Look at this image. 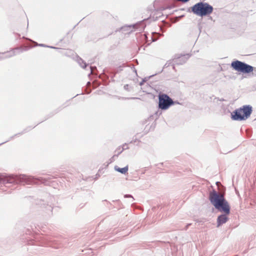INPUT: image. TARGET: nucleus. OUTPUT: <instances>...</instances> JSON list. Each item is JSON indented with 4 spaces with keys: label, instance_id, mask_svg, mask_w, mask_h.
Instances as JSON below:
<instances>
[{
    "label": "nucleus",
    "instance_id": "nucleus-1",
    "mask_svg": "<svg viewBox=\"0 0 256 256\" xmlns=\"http://www.w3.org/2000/svg\"><path fill=\"white\" fill-rule=\"evenodd\" d=\"M208 198L214 208L222 212L218 216L216 220V227L219 228L229 220L228 215L230 213V206L225 198L224 194L219 193L214 188H212L209 192Z\"/></svg>",
    "mask_w": 256,
    "mask_h": 256
},
{
    "label": "nucleus",
    "instance_id": "nucleus-2",
    "mask_svg": "<svg viewBox=\"0 0 256 256\" xmlns=\"http://www.w3.org/2000/svg\"><path fill=\"white\" fill-rule=\"evenodd\" d=\"M0 182H2L4 184H47L48 181L45 178L36 177L24 174H0Z\"/></svg>",
    "mask_w": 256,
    "mask_h": 256
},
{
    "label": "nucleus",
    "instance_id": "nucleus-3",
    "mask_svg": "<svg viewBox=\"0 0 256 256\" xmlns=\"http://www.w3.org/2000/svg\"><path fill=\"white\" fill-rule=\"evenodd\" d=\"M214 10L213 6L204 0H200L188 8L187 12L201 17L210 16Z\"/></svg>",
    "mask_w": 256,
    "mask_h": 256
},
{
    "label": "nucleus",
    "instance_id": "nucleus-4",
    "mask_svg": "<svg viewBox=\"0 0 256 256\" xmlns=\"http://www.w3.org/2000/svg\"><path fill=\"white\" fill-rule=\"evenodd\" d=\"M252 112V107L251 105H244L231 112L230 118L235 121H244L250 117Z\"/></svg>",
    "mask_w": 256,
    "mask_h": 256
},
{
    "label": "nucleus",
    "instance_id": "nucleus-5",
    "mask_svg": "<svg viewBox=\"0 0 256 256\" xmlns=\"http://www.w3.org/2000/svg\"><path fill=\"white\" fill-rule=\"evenodd\" d=\"M230 67L232 70L243 74H249L252 72L254 70L256 71L255 68L245 62H241L238 60H234L232 61Z\"/></svg>",
    "mask_w": 256,
    "mask_h": 256
},
{
    "label": "nucleus",
    "instance_id": "nucleus-6",
    "mask_svg": "<svg viewBox=\"0 0 256 256\" xmlns=\"http://www.w3.org/2000/svg\"><path fill=\"white\" fill-rule=\"evenodd\" d=\"M174 105V100L166 94H158V108L161 110H166Z\"/></svg>",
    "mask_w": 256,
    "mask_h": 256
},
{
    "label": "nucleus",
    "instance_id": "nucleus-7",
    "mask_svg": "<svg viewBox=\"0 0 256 256\" xmlns=\"http://www.w3.org/2000/svg\"><path fill=\"white\" fill-rule=\"evenodd\" d=\"M29 50L28 47L22 48L17 47L14 48H12L10 50L6 51L4 52H0V61L4 60L10 58L17 54L16 52L18 51V54L24 51H26Z\"/></svg>",
    "mask_w": 256,
    "mask_h": 256
},
{
    "label": "nucleus",
    "instance_id": "nucleus-8",
    "mask_svg": "<svg viewBox=\"0 0 256 256\" xmlns=\"http://www.w3.org/2000/svg\"><path fill=\"white\" fill-rule=\"evenodd\" d=\"M146 25L143 22H140L136 24L126 25L122 26L120 28V30L124 34H130L135 29H139L140 30H144Z\"/></svg>",
    "mask_w": 256,
    "mask_h": 256
},
{
    "label": "nucleus",
    "instance_id": "nucleus-9",
    "mask_svg": "<svg viewBox=\"0 0 256 256\" xmlns=\"http://www.w3.org/2000/svg\"><path fill=\"white\" fill-rule=\"evenodd\" d=\"M32 234V231L30 229L27 228L25 232V234H23L22 238L24 242L30 245H46L44 242H38L36 240L32 238V237L27 236L28 235L30 236ZM46 245L48 246H50V244H46Z\"/></svg>",
    "mask_w": 256,
    "mask_h": 256
},
{
    "label": "nucleus",
    "instance_id": "nucleus-10",
    "mask_svg": "<svg viewBox=\"0 0 256 256\" xmlns=\"http://www.w3.org/2000/svg\"><path fill=\"white\" fill-rule=\"evenodd\" d=\"M190 56L191 54H176L172 60V68L175 70V65H182L185 64Z\"/></svg>",
    "mask_w": 256,
    "mask_h": 256
},
{
    "label": "nucleus",
    "instance_id": "nucleus-11",
    "mask_svg": "<svg viewBox=\"0 0 256 256\" xmlns=\"http://www.w3.org/2000/svg\"><path fill=\"white\" fill-rule=\"evenodd\" d=\"M37 204L40 205V206L44 209V210L49 215L52 214L53 210H55L58 208V207L54 208L51 204H46L44 200H40Z\"/></svg>",
    "mask_w": 256,
    "mask_h": 256
},
{
    "label": "nucleus",
    "instance_id": "nucleus-12",
    "mask_svg": "<svg viewBox=\"0 0 256 256\" xmlns=\"http://www.w3.org/2000/svg\"><path fill=\"white\" fill-rule=\"evenodd\" d=\"M156 4V0L154 2V8L155 12H153L152 15V18L154 20H156L159 19H162V21H164V20L162 19V18L164 17V16L162 13V12H160L158 9H156L155 5Z\"/></svg>",
    "mask_w": 256,
    "mask_h": 256
},
{
    "label": "nucleus",
    "instance_id": "nucleus-13",
    "mask_svg": "<svg viewBox=\"0 0 256 256\" xmlns=\"http://www.w3.org/2000/svg\"><path fill=\"white\" fill-rule=\"evenodd\" d=\"M34 128H35V126H28L26 127V128H25L21 132H18V133L14 134V136H11L6 141H8V142L13 140L16 136H19L20 135H22V134H24L25 133L28 132L30 131L32 129H33Z\"/></svg>",
    "mask_w": 256,
    "mask_h": 256
},
{
    "label": "nucleus",
    "instance_id": "nucleus-14",
    "mask_svg": "<svg viewBox=\"0 0 256 256\" xmlns=\"http://www.w3.org/2000/svg\"><path fill=\"white\" fill-rule=\"evenodd\" d=\"M114 170L122 174H126L128 173V166L126 165V166L124 168H120L118 166H115L114 167Z\"/></svg>",
    "mask_w": 256,
    "mask_h": 256
},
{
    "label": "nucleus",
    "instance_id": "nucleus-15",
    "mask_svg": "<svg viewBox=\"0 0 256 256\" xmlns=\"http://www.w3.org/2000/svg\"><path fill=\"white\" fill-rule=\"evenodd\" d=\"M78 62L80 66L83 68L85 69L88 66V64L86 62L81 58L78 57L77 59Z\"/></svg>",
    "mask_w": 256,
    "mask_h": 256
},
{
    "label": "nucleus",
    "instance_id": "nucleus-16",
    "mask_svg": "<svg viewBox=\"0 0 256 256\" xmlns=\"http://www.w3.org/2000/svg\"><path fill=\"white\" fill-rule=\"evenodd\" d=\"M121 148H122V150H120V152H118L117 155H116L117 156H118V155L120 154L124 150H128L129 148V147L128 146V144L124 143L122 146H118L116 150H120Z\"/></svg>",
    "mask_w": 256,
    "mask_h": 256
},
{
    "label": "nucleus",
    "instance_id": "nucleus-17",
    "mask_svg": "<svg viewBox=\"0 0 256 256\" xmlns=\"http://www.w3.org/2000/svg\"><path fill=\"white\" fill-rule=\"evenodd\" d=\"M157 74H154L151 75L148 77H145L144 78H142V81L139 83V84L142 86L144 82H146V81H148L149 79H150L151 78L153 77L154 76L156 75Z\"/></svg>",
    "mask_w": 256,
    "mask_h": 256
},
{
    "label": "nucleus",
    "instance_id": "nucleus-18",
    "mask_svg": "<svg viewBox=\"0 0 256 256\" xmlns=\"http://www.w3.org/2000/svg\"><path fill=\"white\" fill-rule=\"evenodd\" d=\"M62 110V108L61 107H60V108H58L57 109L55 110L52 112L50 114H48V116L46 118V119L44 120H46L48 118L52 116L55 114H56L58 113L59 112H60Z\"/></svg>",
    "mask_w": 256,
    "mask_h": 256
},
{
    "label": "nucleus",
    "instance_id": "nucleus-19",
    "mask_svg": "<svg viewBox=\"0 0 256 256\" xmlns=\"http://www.w3.org/2000/svg\"><path fill=\"white\" fill-rule=\"evenodd\" d=\"M124 67V64H122L121 66H119L115 68L114 72L116 73H119L121 72L123 70V68Z\"/></svg>",
    "mask_w": 256,
    "mask_h": 256
},
{
    "label": "nucleus",
    "instance_id": "nucleus-20",
    "mask_svg": "<svg viewBox=\"0 0 256 256\" xmlns=\"http://www.w3.org/2000/svg\"><path fill=\"white\" fill-rule=\"evenodd\" d=\"M173 8V6H161L158 8H156V9H158L160 12L162 11L166 10V9H171Z\"/></svg>",
    "mask_w": 256,
    "mask_h": 256
},
{
    "label": "nucleus",
    "instance_id": "nucleus-21",
    "mask_svg": "<svg viewBox=\"0 0 256 256\" xmlns=\"http://www.w3.org/2000/svg\"><path fill=\"white\" fill-rule=\"evenodd\" d=\"M124 88L128 92H130L131 90V88H130L129 84H125L124 86Z\"/></svg>",
    "mask_w": 256,
    "mask_h": 256
},
{
    "label": "nucleus",
    "instance_id": "nucleus-22",
    "mask_svg": "<svg viewBox=\"0 0 256 256\" xmlns=\"http://www.w3.org/2000/svg\"><path fill=\"white\" fill-rule=\"evenodd\" d=\"M136 142H140V140H139L138 139L136 138L134 139H133V140H132V141H130V144H132V143H135Z\"/></svg>",
    "mask_w": 256,
    "mask_h": 256
},
{
    "label": "nucleus",
    "instance_id": "nucleus-23",
    "mask_svg": "<svg viewBox=\"0 0 256 256\" xmlns=\"http://www.w3.org/2000/svg\"><path fill=\"white\" fill-rule=\"evenodd\" d=\"M124 198H132L133 200H134L133 196L132 195L130 194H124Z\"/></svg>",
    "mask_w": 256,
    "mask_h": 256
},
{
    "label": "nucleus",
    "instance_id": "nucleus-24",
    "mask_svg": "<svg viewBox=\"0 0 256 256\" xmlns=\"http://www.w3.org/2000/svg\"><path fill=\"white\" fill-rule=\"evenodd\" d=\"M191 225V223L187 224L185 226L184 228V230H186Z\"/></svg>",
    "mask_w": 256,
    "mask_h": 256
},
{
    "label": "nucleus",
    "instance_id": "nucleus-25",
    "mask_svg": "<svg viewBox=\"0 0 256 256\" xmlns=\"http://www.w3.org/2000/svg\"><path fill=\"white\" fill-rule=\"evenodd\" d=\"M170 64H168V63H166V64L164 65V67H163V68L162 70H161L160 72H159V73L162 72V70H164V68H167V67L169 66H170Z\"/></svg>",
    "mask_w": 256,
    "mask_h": 256
},
{
    "label": "nucleus",
    "instance_id": "nucleus-26",
    "mask_svg": "<svg viewBox=\"0 0 256 256\" xmlns=\"http://www.w3.org/2000/svg\"><path fill=\"white\" fill-rule=\"evenodd\" d=\"M123 99H132V100H134V99H140L138 98H135V97H132V98H122Z\"/></svg>",
    "mask_w": 256,
    "mask_h": 256
},
{
    "label": "nucleus",
    "instance_id": "nucleus-27",
    "mask_svg": "<svg viewBox=\"0 0 256 256\" xmlns=\"http://www.w3.org/2000/svg\"><path fill=\"white\" fill-rule=\"evenodd\" d=\"M38 46H42V47H44V48H48V46L46 44H38Z\"/></svg>",
    "mask_w": 256,
    "mask_h": 256
},
{
    "label": "nucleus",
    "instance_id": "nucleus-28",
    "mask_svg": "<svg viewBox=\"0 0 256 256\" xmlns=\"http://www.w3.org/2000/svg\"><path fill=\"white\" fill-rule=\"evenodd\" d=\"M48 48H50L56 49V50H60V48H59L56 47L54 46H48Z\"/></svg>",
    "mask_w": 256,
    "mask_h": 256
},
{
    "label": "nucleus",
    "instance_id": "nucleus-29",
    "mask_svg": "<svg viewBox=\"0 0 256 256\" xmlns=\"http://www.w3.org/2000/svg\"><path fill=\"white\" fill-rule=\"evenodd\" d=\"M116 155H117V154H114V156H112V158H110V162H112L114 160V158L115 156H116Z\"/></svg>",
    "mask_w": 256,
    "mask_h": 256
},
{
    "label": "nucleus",
    "instance_id": "nucleus-30",
    "mask_svg": "<svg viewBox=\"0 0 256 256\" xmlns=\"http://www.w3.org/2000/svg\"><path fill=\"white\" fill-rule=\"evenodd\" d=\"M100 177V174H96V177L94 178L95 180H98Z\"/></svg>",
    "mask_w": 256,
    "mask_h": 256
},
{
    "label": "nucleus",
    "instance_id": "nucleus-31",
    "mask_svg": "<svg viewBox=\"0 0 256 256\" xmlns=\"http://www.w3.org/2000/svg\"><path fill=\"white\" fill-rule=\"evenodd\" d=\"M156 116H159L160 115L162 114V112H160L159 111H157L156 112H155L154 114Z\"/></svg>",
    "mask_w": 256,
    "mask_h": 256
},
{
    "label": "nucleus",
    "instance_id": "nucleus-32",
    "mask_svg": "<svg viewBox=\"0 0 256 256\" xmlns=\"http://www.w3.org/2000/svg\"><path fill=\"white\" fill-rule=\"evenodd\" d=\"M195 220L196 222H200H200H204L203 221H202V220H198V219L196 220Z\"/></svg>",
    "mask_w": 256,
    "mask_h": 256
},
{
    "label": "nucleus",
    "instance_id": "nucleus-33",
    "mask_svg": "<svg viewBox=\"0 0 256 256\" xmlns=\"http://www.w3.org/2000/svg\"><path fill=\"white\" fill-rule=\"evenodd\" d=\"M150 38H151L152 42H156V39H154L152 36H150Z\"/></svg>",
    "mask_w": 256,
    "mask_h": 256
},
{
    "label": "nucleus",
    "instance_id": "nucleus-34",
    "mask_svg": "<svg viewBox=\"0 0 256 256\" xmlns=\"http://www.w3.org/2000/svg\"><path fill=\"white\" fill-rule=\"evenodd\" d=\"M48 198H49V200H52V199H53V198H54V197H53V196H50V195L48 196Z\"/></svg>",
    "mask_w": 256,
    "mask_h": 256
},
{
    "label": "nucleus",
    "instance_id": "nucleus-35",
    "mask_svg": "<svg viewBox=\"0 0 256 256\" xmlns=\"http://www.w3.org/2000/svg\"><path fill=\"white\" fill-rule=\"evenodd\" d=\"M174 104H180V102L178 100H176V101L174 100Z\"/></svg>",
    "mask_w": 256,
    "mask_h": 256
},
{
    "label": "nucleus",
    "instance_id": "nucleus-36",
    "mask_svg": "<svg viewBox=\"0 0 256 256\" xmlns=\"http://www.w3.org/2000/svg\"><path fill=\"white\" fill-rule=\"evenodd\" d=\"M7 142H8V141H5V142H2L0 143V146H2V144H4L6 143Z\"/></svg>",
    "mask_w": 256,
    "mask_h": 256
},
{
    "label": "nucleus",
    "instance_id": "nucleus-37",
    "mask_svg": "<svg viewBox=\"0 0 256 256\" xmlns=\"http://www.w3.org/2000/svg\"><path fill=\"white\" fill-rule=\"evenodd\" d=\"M16 34L19 38H20V34L16 33Z\"/></svg>",
    "mask_w": 256,
    "mask_h": 256
},
{
    "label": "nucleus",
    "instance_id": "nucleus-38",
    "mask_svg": "<svg viewBox=\"0 0 256 256\" xmlns=\"http://www.w3.org/2000/svg\"><path fill=\"white\" fill-rule=\"evenodd\" d=\"M148 34H144V36H145V37H146V40H148V36H147V35H148Z\"/></svg>",
    "mask_w": 256,
    "mask_h": 256
},
{
    "label": "nucleus",
    "instance_id": "nucleus-39",
    "mask_svg": "<svg viewBox=\"0 0 256 256\" xmlns=\"http://www.w3.org/2000/svg\"><path fill=\"white\" fill-rule=\"evenodd\" d=\"M113 202H114V200H113ZM115 202L118 203H120V202L119 200H116Z\"/></svg>",
    "mask_w": 256,
    "mask_h": 256
},
{
    "label": "nucleus",
    "instance_id": "nucleus-40",
    "mask_svg": "<svg viewBox=\"0 0 256 256\" xmlns=\"http://www.w3.org/2000/svg\"><path fill=\"white\" fill-rule=\"evenodd\" d=\"M80 208H82L84 206V205L80 204Z\"/></svg>",
    "mask_w": 256,
    "mask_h": 256
},
{
    "label": "nucleus",
    "instance_id": "nucleus-41",
    "mask_svg": "<svg viewBox=\"0 0 256 256\" xmlns=\"http://www.w3.org/2000/svg\"><path fill=\"white\" fill-rule=\"evenodd\" d=\"M134 72H135V73L136 74H137V72H136V70L134 68Z\"/></svg>",
    "mask_w": 256,
    "mask_h": 256
},
{
    "label": "nucleus",
    "instance_id": "nucleus-42",
    "mask_svg": "<svg viewBox=\"0 0 256 256\" xmlns=\"http://www.w3.org/2000/svg\"><path fill=\"white\" fill-rule=\"evenodd\" d=\"M104 201L108 202V204H110V205H112L109 202H108L106 200H105Z\"/></svg>",
    "mask_w": 256,
    "mask_h": 256
},
{
    "label": "nucleus",
    "instance_id": "nucleus-43",
    "mask_svg": "<svg viewBox=\"0 0 256 256\" xmlns=\"http://www.w3.org/2000/svg\"><path fill=\"white\" fill-rule=\"evenodd\" d=\"M225 100L224 98H222L220 100V101H224Z\"/></svg>",
    "mask_w": 256,
    "mask_h": 256
},
{
    "label": "nucleus",
    "instance_id": "nucleus-44",
    "mask_svg": "<svg viewBox=\"0 0 256 256\" xmlns=\"http://www.w3.org/2000/svg\"><path fill=\"white\" fill-rule=\"evenodd\" d=\"M78 94H76L75 96H74L73 97V98H75V97H76V96H78Z\"/></svg>",
    "mask_w": 256,
    "mask_h": 256
},
{
    "label": "nucleus",
    "instance_id": "nucleus-45",
    "mask_svg": "<svg viewBox=\"0 0 256 256\" xmlns=\"http://www.w3.org/2000/svg\"><path fill=\"white\" fill-rule=\"evenodd\" d=\"M40 124V122H39V123H38V124H36L35 126H37V125H38V124Z\"/></svg>",
    "mask_w": 256,
    "mask_h": 256
},
{
    "label": "nucleus",
    "instance_id": "nucleus-46",
    "mask_svg": "<svg viewBox=\"0 0 256 256\" xmlns=\"http://www.w3.org/2000/svg\"><path fill=\"white\" fill-rule=\"evenodd\" d=\"M40 124V122H39V123H38V124H36L35 126H37V125H38V124Z\"/></svg>",
    "mask_w": 256,
    "mask_h": 256
},
{
    "label": "nucleus",
    "instance_id": "nucleus-47",
    "mask_svg": "<svg viewBox=\"0 0 256 256\" xmlns=\"http://www.w3.org/2000/svg\"><path fill=\"white\" fill-rule=\"evenodd\" d=\"M40 124V122H39V123H38V124H36L35 126H37V125H38V124Z\"/></svg>",
    "mask_w": 256,
    "mask_h": 256
},
{
    "label": "nucleus",
    "instance_id": "nucleus-48",
    "mask_svg": "<svg viewBox=\"0 0 256 256\" xmlns=\"http://www.w3.org/2000/svg\"><path fill=\"white\" fill-rule=\"evenodd\" d=\"M40 124V122H39V123H38V124H36L35 126H37V125H38V124Z\"/></svg>",
    "mask_w": 256,
    "mask_h": 256
},
{
    "label": "nucleus",
    "instance_id": "nucleus-49",
    "mask_svg": "<svg viewBox=\"0 0 256 256\" xmlns=\"http://www.w3.org/2000/svg\"><path fill=\"white\" fill-rule=\"evenodd\" d=\"M158 164L161 165V166H163V163H160Z\"/></svg>",
    "mask_w": 256,
    "mask_h": 256
},
{
    "label": "nucleus",
    "instance_id": "nucleus-50",
    "mask_svg": "<svg viewBox=\"0 0 256 256\" xmlns=\"http://www.w3.org/2000/svg\"><path fill=\"white\" fill-rule=\"evenodd\" d=\"M220 184V182H216V184Z\"/></svg>",
    "mask_w": 256,
    "mask_h": 256
},
{
    "label": "nucleus",
    "instance_id": "nucleus-51",
    "mask_svg": "<svg viewBox=\"0 0 256 256\" xmlns=\"http://www.w3.org/2000/svg\"><path fill=\"white\" fill-rule=\"evenodd\" d=\"M28 24H27V28H28Z\"/></svg>",
    "mask_w": 256,
    "mask_h": 256
}]
</instances>
